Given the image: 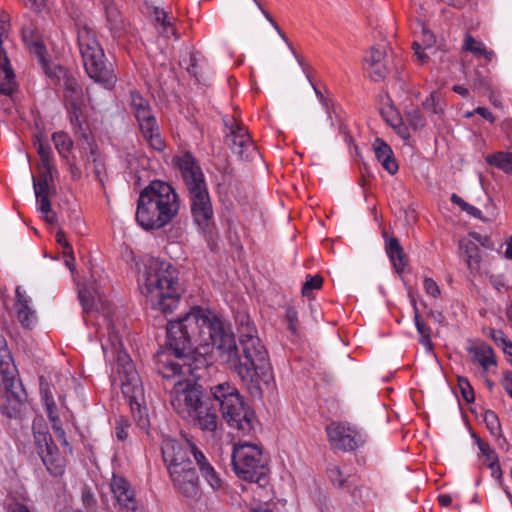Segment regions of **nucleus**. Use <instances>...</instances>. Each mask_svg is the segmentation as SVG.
I'll return each mask as SVG.
<instances>
[{
    "instance_id": "44",
    "label": "nucleus",
    "mask_w": 512,
    "mask_h": 512,
    "mask_svg": "<svg viewBox=\"0 0 512 512\" xmlns=\"http://www.w3.org/2000/svg\"><path fill=\"white\" fill-rule=\"evenodd\" d=\"M414 50L415 61L418 64H425L428 60V55L425 53L427 48H423L418 40H415L412 44Z\"/></svg>"
},
{
    "instance_id": "19",
    "label": "nucleus",
    "mask_w": 512,
    "mask_h": 512,
    "mask_svg": "<svg viewBox=\"0 0 512 512\" xmlns=\"http://www.w3.org/2000/svg\"><path fill=\"white\" fill-rule=\"evenodd\" d=\"M174 488L186 498H196L199 494V479L192 465L172 468L168 471Z\"/></svg>"
},
{
    "instance_id": "33",
    "label": "nucleus",
    "mask_w": 512,
    "mask_h": 512,
    "mask_svg": "<svg viewBox=\"0 0 512 512\" xmlns=\"http://www.w3.org/2000/svg\"><path fill=\"white\" fill-rule=\"evenodd\" d=\"M413 306H414V321H415V325L417 328V332L420 337V342L424 347L431 349L432 343H431L430 327L424 321L421 320L420 314L416 307V304H414Z\"/></svg>"
},
{
    "instance_id": "8",
    "label": "nucleus",
    "mask_w": 512,
    "mask_h": 512,
    "mask_svg": "<svg viewBox=\"0 0 512 512\" xmlns=\"http://www.w3.org/2000/svg\"><path fill=\"white\" fill-rule=\"evenodd\" d=\"M33 48L34 52L39 57V62L45 74L50 78H56L62 82L61 85L64 88L65 105L74 133L87 140L89 137V130L85 123V117L83 114L85 98L81 85L74 77L68 75L67 71L61 66H50L48 64L43 55L44 47L42 44L34 42Z\"/></svg>"
},
{
    "instance_id": "38",
    "label": "nucleus",
    "mask_w": 512,
    "mask_h": 512,
    "mask_svg": "<svg viewBox=\"0 0 512 512\" xmlns=\"http://www.w3.org/2000/svg\"><path fill=\"white\" fill-rule=\"evenodd\" d=\"M484 422L492 435H497L501 431V425L495 412L487 410L484 413Z\"/></svg>"
},
{
    "instance_id": "50",
    "label": "nucleus",
    "mask_w": 512,
    "mask_h": 512,
    "mask_svg": "<svg viewBox=\"0 0 512 512\" xmlns=\"http://www.w3.org/2000/svg\"><path fill=\"white\" fill-rule=\"evenodd\" d=\"M56 241L57 243L62 247L63 253H70L71 252V245L66 239V235L63 230H58L56 233Z\"/></svg>"
},
{
    "instance_id": "9",
    "label": "nucleus",
    "mask_w": 512,
    "mask_h": 512,
    "mask_svg": "<svg viewBox=\"0 0 512 512\" xmlns=\"http://www.w3.org/2000/svg\"><path fill=\"white\" fill-rule=\"evenodd\" d=\"M161 450L168 471H171V469L175 468V466L180 468L183 466L192 465V462L189 458V456L192 455L202 477L208 483V485L214 491H218L224 487V482L216 472L213 465L210 463L205 454L192 442L188 440L179 442L172 438H165L162 441Z\"/></svg>"
},
{
    "instance_id": "1",
    "label": "nucleus",
    "mask_w": 512,
    "mask_h": 512,
    "mask_svg": "<svg viewBox=\"0 0 512 512\" xmlns=\"http://www.w3.org/2000/svg\"><path fill=\"white\" fill-rule=\"evenodd\" d=\"M228 328L221 318L201 307L169 322L166 349L157 354L159 373L163 377L192 373L189 354L193 348L212 346L217 354Z\"/></svg>"
},
{
    "instance_id": "26",
    "label": "nucleus",
    "mask_w": 512,
    "mask_h": 512,
    "mask_svg": "<svg viewBox=\"0 0 512 512\" xmlns=\"http://www.w3.org/2000/svg\"><path fill=\"white\" fill-rule=\"evenodd\" d=\"M384 238L386 253L395 270L398 273H401L407 265V259L403 248L397 238L389 237L386 233H384Z\"/></svg>"
},
{
    "instance_id": "21",
    "label": "nucleus",
    "mask_w": 512,
    "mask_h": 512,
    "mask_svg": "<svg viewBox=\"0 0 512 512\" xmlns=\"http://www.w3.org/2000/svg\"><path fill=\"white\" fill-rule=\"evenodd\" d=\"M364 68L374 81L382 80L388 73L385 45H377L364 56Z\"/></svg>"
},
{
    "instance_id": "32",
    "label": "nucleus",
    "mask_w": 512,
    "mask_h": 512,
    "mask_svg": "<svg viewBox=\"0 0 512 512\" xmlns=\"http://www.w3.org/2000/svg\"><path fill=\"white\" fill-rule=\"evenodd\" d=\"M52 141L59 155L66 158L73 147L71 137L63 131L55 132L52 134Z\"/></svg>"
},
{
    "instance_id": "61",
    "label": "nucleus",
    "mask_w": 512,
    "mask_h": 512,
    "mask_svg": "<svg viewBox=\"0 0 512 512\" xmlns=\"http://www.w3.org/2000/svg\"><path fill=\"white\" fill-rule=\"evenodd\" d=\"M65 257V265L73 272L75 269L74 262L75 257L73 254V249H71L70 253H63Z\"/></svg>"
},
{
    "instance_id": "14",
    "label": "nucleus",
    "mask_w": 512,
    "mask_h": 512,
    "mask_svg": "<svg viewBox=\"0 0 512 512\" xmlns=\"http://www.w3.org/2000/svg\"><path fill=\"white\" fill-rule=\"evenodd\" d=\"M33 443L35 451L47 472L54 478H61L66 471L68 452L60 451L46 427L33 424Z\"/></svg>"
},
{
    "instance_id": "2",
    "label": "nucleus",
    "mask_w": 512,
    "mask_h": 512,
    "mask_svg": "<svg viewBox=\"0 0 512 512\" xmlns=\"http://www.w3.org/2000/svg\"><path fill=\"white\" fill-rule=\"evenodd\" d=\"M238 334L242 356L238 353L234 334L230 327L222 338L217 356L237 373L251 395L260 396L261 383H268L271 379V365L267 350L262 345L257 330L248 317L243 316L240 320Z\"/></svg>"
},
{
    "instance_id": "11",
    "label": "nucleus",
    "mask_w": 512,
    "mask_h": 512,
    "mask_svg": "<svg viewBox=\"0 0 512 512\" xmlns=\"http://www.w3.org/2000/svg\"><path fill=\"white\" fill-rule=\"evenodd\" d=\"M78 45L89 78L104 89L112 90L117 83V76L112 64L107 63L104 51L94 33L87 28L79 30Z\"/></svg>"
},
{
    "instance_id": "35",
    "label": "nucleus",
    "mask_w": 512,
    "mask_h": 512,
    "mask_svg": "<svg viewBox=\"0 0 512 512\" xmlns=\"http://www.w3.org/2000/svg\"><path fill=\"white\" fill-rule=\"evenodd\" d=\"M406 120L414 130L423 128L426 125V119L423 112L418 108L410 109L405 114Z\"/></svg>"
},
{
    "instance_id": "27",
    "label": "nucleus",
    "mask_w": 512,
    "mask_h": 512,
    "mask_svg": "<svg viewBox=\"0 0 512 512\" xmlns=\"http://www.w3.org/2000/svg\"><path fill=\"white\" fill-rule=\"evenodd\" d=\"M460 256L471 271H477L480 267V251L475 242L470 239L459 241Z\"/></svg>"
},
{
    "instance_id": "15",
    "label": "nucleus",
    "mask_w": 512,
    "mask_h": 512,
    "mask_svg": "<svg viewBox=\"0 0 512 512\" xmlns=\"http://www.w3.org/2000/svg\"><path fill=\"white\" fill-rule=\"evenodd\" d=\"M131 109L138 122L140 131L151 148L162 151L165 147L156 118L147 100L138 92H131Z\"/></svg>"
},
{
    "instance_id": "18",
    "label": "nucleus",
    "mask_w": 512,
    "mask_h": 512,
    "mask_svg": "<svg viewBox=\"0 0 512 512\" xmlns=\"http://www.w3.org/2000/svg\"><path fill=\"white\" fill-rule=\"evenodd\" d=\"M52 175L41 173L39 179L33 178V187L36 196L38 210L48 224H55L57 216L51 209L50 197L55 194V189L50 185Z\"/></svg>"
},
{
    "instance_id": "47",
    "label": "nucleus",
    "mask_w": 512,
    "mask_h": 512,
    "mask_svg": "<svg viewBox=\"0 0 512 512\" xmlns=\"http://www.w3.org/2000/svg\"><path fill=\"white\" fill-rule=\"evenodd\" d=\"M477 445L482 455L486 457L487 461L493 460L495 457H497L496 452L490 448L488 443L482 441L481 439H477Z\"/></svg>"
},
{
    "instance_id": "30",
    "label": "nucleus",
    "mask_w": 512,
    "mask_h": 512,
    "mask_svg": "<svg viewBox=\"0 0 512 512\" xmlns=\"http://www.w3.org/2000/svg\"><path fill=\"white\" fill-rule=\"evenodd\" d=\"M463 49L473 53L476 56H483L489 61H491L494 57V53L492 51L487 50L482 42L477 41L469 34H466L465 36Z\"/></svg>"
},
{
    "instance_id": "29",
    "label": "nucleus",
    "mask_w": 512,
    "mask_h": 512,
    "mask_svg": "<svg viewBox=\"0 0 512 512\" xmlns=\"http://www.w3.org/2000/svg\"><path fill=\"white\" fill-rule=\"evenodd\" d=\"M79 298L84 310L93 308L99 309L105 306V296L97 290L90 291L88 289L79 292Z\"/></svg>"
},
{
    "instance_id": "22",
    "label": "nucleus",
    "mask_w": 512,
    "mask_h": 512,
    "mask_svg": "<svg viewBox=\"0 0 512 512\" xmlns=\"http://www.w3.org/2000/svg\"><path fill=\"white\" fill-rule=\"evenodd\" d=\"M467 351L471 356L472 362L478 365L483 373H487L497 366L495 353L490 345L478 342L468 347Z\"/></svg>"
},
{
    "instance_id": "49",
    "label": "nucleus",
    "mask_w": 512,
    "mask_h": 512,
    "mask_svg": "<svg viewBox=\"0 0 512 512\" xmlns=\"http://www.w3.org/2000/svg\"><path fill=\"white\" fill-rule=\"evenodd\" d=\"M9 22L4 11L0 12V44H3L4 39L7 37Z\"/></svg>"
},
{
    "instance_id": "51",
    "label": "nucleus",
    "mask_w": 512,
    "mask_h": 512,
    "mask_svg": "<svg viewBox=\"0 0 512 512\" xmlns=\"http://www.w3.org/2000/svg\"><path fill=\"white\" fill-rule=\"evenodd\" d=\"M502 386L512 398V371H505L502 376Z\"/></svg>"
},
{
    "instance_id": "64",
    "label": "nucleus",
    "mask_w": 512,
    "mask_h": 512,
    "mask_svg": "<svg viewBox=\"0 0 512 512\" xmlns=\"http://www.w3.org/2000/svg\"><path fill=\"white\" fill-rule=\"evenodd\" d=\"M453 91L459 95L466 96L468 95V89L463 85H454Z\"/></svg>"
},
{
    "instance_id": "41",
    "label": "nucleus",
    "mask_w": 512,
    "mask_h": 512,
    "mask_svg": "<svg viewBox=\"0 0 512 512\" xmlns=\"http://www.w3.org/2000/svg\"><path fill=\"white\" fill-rule=\"evenodd\" d=\"M422 105L425 110L430 111L435 115H438L442 112V108L439 105L438 96L435 92H432Z\"/></svg>"
},
{
    "instance_id": "55",
    "label": "nucleus",
    "mask_w": 512,
    "mask_h": 512,
    "mask_svg": "<svg viewBox=\"0 0 512 512\" xmlns=\"http://www.w3.org/2000/svg\"><path fill=\"white\" fill-rule=\"evenodd\" d=\"M489 336L500 347L508 338L501 330L490 329Z\"/></svg>"
},
{
    "instance_id": "63",
    "label": "nucleus",
    "mask_w": 512,
    "mask_h": 512,
    "mask_svg": "<svg viewBox=\"0 0 512 512\" xmlns=\"http://www.w3.org/2000/svg\"><path fill=\"white\" fill-rule=\"evenodd\" d=\"M438 502L441 506L447 507L452 503V498L450 495L441 494L438 496Z\"/></svg>"
},
{
    "instance_id": "10",
    "label": "nucleus",
    "mask_w": 512,
    "mask_h": 512,
    "mask_svg": "<svg viewBox=\"0 0 512 512\" xmlns=\"http://www.w3.org/2000/svg\"><path fill=\"white\" fill-rule=\"evenodd\" d=\"M27 394L7 347L0 335V412L8 418H15L26 401Z\"/></svg>"
},
{
    "instance_id": "5",
    "label": "nucleus",
    "mask_w": 512,
    "mask_h": 512,
    "mask_svg": "<svg viewBox=\"0 0 512 512\" xmlns=\"http://www.w3.org/2000/svg\"><path fill=\"white\" fill-rule=\"evenodd\" d=\"M139 283L141 293L154 308L170 313L177 307L181 289L177 270L169 262L154 257L145 259Z\"/></svg>"
},
{
    "instance_id": "59",
    "label": "nucleus",
    "mask_w": 512,
    "mask_h": 512,
    "mask_svg": "<svg viewBox=\"0 0 512 512\" xmlns=\"http://www.w3.org/2000/svg\"><path fill=\"white\" fill-rule=\"evenodd\" d=\"M474 113L482 116L484 119H486L487 121H489L490 123H494L495 122V117L494 115L485 107H477L475 110H474Z\"/></svg>"
},
{
    "instance_id": "54",
    "label": "nucleus",
    "mask_w": 512,
    "mask_h": 512,
    "mask_svg": "<svg viewBox=\"0 0 512 512\" xmlns=\"http://www.w3.org/2000/svg\"><path fill=\"white\" fill-rule=\"evenodd\" d=\"M91 156L93 157V160H92V163H93V169H94V172L96 174V178L99 180V181H102V172H103V165L100 161L97 160L96 158V153H95V150L93 148H91Z\"/></svg>"
},
{
    "instance_id": "31",
    "label": "nucleus",
    "mask_w": 512,
    "mask_h": 512,
    "mask_svg": "<svg viewBox=\"0 0 512 512\" xmlns=\"http://www.w3.org/2000/svg\"><path fill=\"white\" fill-rule=\"evenodd\" d=\"M489 165L495 166L505 173H512V153L497 152L486 157Z\"/></svg>"
},
{
    "instance_id": "57",
    "label": "nucleus",
    "mask_w": 512,
    "mask_h": 512,
    "mask_svg": "<svg viewBox=\"0 0 512 512\" xmlns=\"http://www.w3.org/2000/svg\"><path fill=\"white\" fill-rule=\"evenodd\" d=\"M7 512H31V511L26 505H24L18 501H13L7 505Z\"/></svg>"
},
{
    "instance_id": "37",
    "label": "nucleus",
    "mask_w": 512,
    "mask_h": 512,
    "mask_svg": "<svg viewBox=\"0 0 512 512\" xmlns=\"http://www.w3.org/2000/svg\"><path fill=\"white\" fill-rule=\"evenodd\" d=\"M451 201L458 205L463 211L467 212L470 216L481 219L482 212L477 207L470 205L469 203L465 202L460 196L457 194H452Z\"/></svg>"
},
{
    "instance_id": "7",
    "label": "nucleus",
    "mask_w": 512,
    "mask_h": 512,
    "mask_svg": "<svg viewBox=\"0 0 512 512\" xmlns=\"http://www.w3.org/2000/svg\"><path fill=\"white\" fill-rule=\"evenodd\" d=\"M177 165L189 193L193 221L208 232L214 224V212L201 168L190 154L179 157Z\"/></svg>"
},
{
    "instance_id": "40",
    "label": "nucleus",
    "mask_w": 512,
    "mask_h": 512,
    "mask_svg": "<svg viewBox=\"0 0 512 512\" xmlns=\"http://www.w3.org/2000/svg\"><path fill=\"white\" fill-rule=\"evenodd\" d=\"M130 424L128 420L123 417H119L115 424V435L118 440L125 441L128 438V429Z\"/></svg>"
},
{
    "instance_id": "46",
    "label": "nucleus",
    "mask_w": 512,
    "mask_h": 512,
    "mask_svg": "<svg viewBox=\"0 0 512 512\" xmlns=\"http://www.w3.org/2000/svg\"><path fill=\"white\" fill-rule=\"evenodd\" d=\"M425 292L436 298L440 294V289L438 284L431 278H425L423 282Z\"/></svg>"
},
{
    "instance_id": "28",
    "label": "nucleus",
    "mask_w": 512,
    "mask_h": 512,
    "mask_svg": "<svg viewBox=\"0 0 512 512\" xmlns=\"http://www.w3.org/2000/svg\"><path fill=\"white\" fill-rule=\"evenodd\" d=\"M34 146L41 158V173H49V175H52L54 163L50 145L42 139L41 135H36L34 138Z\"/></svg>"
},
{
    "instance_id": "3",
    "label": "nucleus",
    "mask_w": 512,
    "mask_h": 512,
    "mask_svg": "<svg viewBox=\"0 0 512 512\" xmlns=\"http://www.w3.org/2000/svg\"><path fill=\"white\" fill-rule=\"evenodd\" d=\"M107 329V339L102 341V349L106 357L109 353L116 360L119 381L122 393L126 398L134 421L137 426L146 430L149 427L147 408L144 406V389L138 372L128 355L123 349V343L115 323L104 316Z\"/></svg>"
},
{
    "instance_id": "60",
    "label": "nucleus",
    "mask_w": 512,
    "mask_h": 512,
    "mask_svg": "<svg viewBox=\"0 0 512 512\" xmlns=\"http://www.w3.org/2000/svg\"><path fill=\"white\" fill-rule=\"evenodd\" d=\"M487 462V466L491 470L492 475L495 477H499L501 472L500 465L498 463V457H495L493 460H488Z\"/></svg>"
},
{
    "instance_id": "36",
    "label": "nucleus",
    "mask_w": 512,
    "mask_h": 512,
    "mask_svg": "<svg viewBox=\"0 0 512 512\" xmlns=\"http://www.w3.org/2000/svg\"><path fill=\"white\" fill-rule=\"evenodd\" d=\"M323 285V278L320 275H308L302 286L301 293L304 297H310L313 290H318Z\"/></svg>"
},
{
    "instance_id": "34",
    "label": "nucleus",
    "mask_w": 512,
    "mask_h": 512,
    "mask_svg": "<svg viewBox=\"0 0 512 512\" xmlns=\"http://www.w3.org/2000/svg\"><path fill=\"white\" fill-rule=\"evenodd\" d=\"M257 7L259 8V10L262 12V14L265 16V18L269 21V23L272 25V27L277 31V33L279 34V36L283 39V41L287 44L289 50L293 53V55L295 56V58L297 59L298 63L302 66L303 65V62H302V59L300 57H298V55L296 54L291 42L288 40V38L286 37V35L283 33V31L280 29V27L278 26V24L274 21V19L271 17V15L261 6L260 2L258 0L256 1H253Z\"/></svg>"
},
{
    "instance_id": "62",
    "label": "nucleus",
    "mask_w": 512,
    "mask_h": 512,
    "mask_svg": "<svg viewBox=\"0 0 512 512\" xmlns=\"http://www.w3.org/2000/svg\"><path fill=\"white\" fill-rule=\"evenodd\" d=\"M503 353L509 357H512V342L507 339L501 346Z\"/></svg>"
},
{
    "instance_id": "39",
    "label": "nucleus",
    "mask_w": 512,
    "mask_h": 512,
    "mask_svg": "<svg viewBox=\"0 0 512 512\" xmlns=\"http://www.w3.org/2000/svg\"><path fill=\"white\" fill-rule=\"evenodd\" d=\"M458 386L464 400L468 403L473 402L475 399L474 391L468 379L465 377H458Z\"/></svg>"
},
{
    "instance_id": "53",
    "label": "nucleus",
    "mask_w": 512,
    "mask_h": 512,
    "mask_svg": "<svg viewBox=\"0 0 512 512\" xmlns=\"http://www.w3.org/2000/svg\"><path fill=\"white\" fill-rule=\"evenodd\" d=\"M46 0H21L23 5L33 11H41L45 6Z\"/></svg>"
},
{
    "instance_id": "43",
    "label": "nucleus",
    "mask_w": 512,
    "mask_h": 512,
    "mask_svg": "<svg viewBox=\"0 0 512 512\" xmlns=\"http://www.w3.org/2000/svg\"><path fill=\"white\" fill-rule=\"evenodd\" d=\"M285 319L288 324V329L293 333H297L298 327V313L294 307H287L285 313Z\"/></svg>"
},
{
    "instance_id": "23",
    "label": "nucleus",
    "mask_w": 512,
    "mask_h": 512,
    "mask_svg": "<svg viewBox=\"0 0 512 512\" xmlns=\"http://www.w3.org/2000/svg\"><path fill=\"white\" fill-rule=\"evenodd\" d=\"M30 298L26 295L21 287L16 288V303L15 309L17 319L21 325L26 329H32L37 323L35 311L30 307Z\"/></svg>"
},
{
    "instance_id": "42",
    "label": "nucleus",
    "mask_w": 512,
    "mask_h": 512,
    "mask_svg": "<svg viewBox=\"0 0 512 512\" xmlns=\"http://www.w3.org/2000/svg\"><path fill=\"white\" fill-rule=\"evenodd\" d=\"M327 473L331 483L334 486L343 487L346 480L338 466H331L330 468H328Z\"/></svg>"
},
{
    "instance_id": "56",
    "label": "nucleus",
    "mask_w": 512,
    "mask_h": 512,
    "mask_svg": "<svg viewBox=\"0 0 512 512\" xmlns=\"http://www.w3.org/2000/svg\"><path fill=\"white\" fill-rule=\"evenodd\" d=\"M158 29H159V32L164 37L169 38V37L175 35V29L173 27L171 19L168 20L166 23H163L160 27H158Z\"/></svg>"
},
{
    "instance_id": "25",
    "label": "nucleus",
    "mask_w": 512,
    "mask_h": 512,
    "mask_svg": "<svg viewBox=\"0 0 512 512\" xmlns=\"http://www.w3.org/2000/svg\"><path fill=\"white\" fill-rule=\"evenodd\" d=\"M375 158L382 167L391 175L398 171V164L393 156L391 147L382 139L376 138L372 144Z\"/></svg>"
},
{
    "instance_id": "4",
    "label": "nucleus",
    "mask_w": 512,
    "mask_h": 512,
    "mask_svg": "<svg viewBox=\"0 0 512 512\" xmlns=\"http://www.w3.org/2000/svg\"><path fill=\"white\" fill-rule=\"evenodd\" d=\"M179 377L170 392L173 410L184 420L193 423L202 431L214 432L218 426V416L209 400L203 395L202 386L197 384L198 375L177 373ZM173 378V376L171 377Z\"/></svg>"
},
{
    "instance_id": "45",
    "label": "nucleus",
    "mask_w": 512,
    "mask_h": 512,
    "mask_svg": "<svg viewBox=\"0 0 512 512\" xmlns=\"http://www.w3.org/2000/svg\"><path fill=\"white\" fill-rule=\"evenodd\" d=\"M421 46L423 48H429L431 49L435 43V37L433 33L426 28L425 26H422V35H421V41H419Z\"/></svg>"
},
{
    "instance_id": "12",
    "label": "nucleus",
    "mask_w": 512,
    "mask_h": 512,
    "mask_svg": "<svg viewBox=\"0 0 512 512\" xmlns=\"http://www.w3.org/2000/svg\"><path fill=\"white\" fill-rule=\"evenodd\" d=\"M210 391L218 402L222 417L227 424L242 434H249L253 429L255 415L238 389L228 382H223L212 386Z\"/></svg>"
},
{
    "instance_id": "13",
    "label": "nucleus",
    "mask_w": 512,
    "mask_h": 512,
    "mask_svg": "<svg viewBox=\"0 0 512 512\" xmlns=\"http://www.w3.org/2000/svg\"><path fill=\"white\" fill-rule=\"evenodd\" d=\"M232 466L238 478L244 481L256 483L260 487L268 483L267 460L257 444L250 442L234 444Z\"/></svg>"
},
{
    "instance_id": "6",
    "label": "nucleus",
    "mask_w": 512,
    "mask_h": 512,
    "mask_svg": "<svg viewBox=\"0 0 512 512\" xmlns=\"http://www.w3.org/2000/svg\"><path fill=\"white\" fill-rule=\"evenodd\" d=\"M179 209L174 188L167 182L154 180L140 192L135 218L144 230H159L173 221Z\"/></svg>"
},
{
    "instance_id": "48",
    "label": "nucleus",
    "mask_w": 512,
    "mask_h": 512,
    "mask_svg": "<svg viewBox=\"0 0 512 512\" xmlns=\"http://www.w3.org/2000/svg\"><path fill=\"white\" fill-rule=\"evenodd\" d=\"M105 13L107 20L113 25H116L119 17L118 9L113 4H106Z\"/></svg>"
},
{
    "instance_id": "20",
    "label": "nucleus",
    "mask_w": 512,
    "mask_h": 512,
    "mask_svg": "<svg viewBox=\"0 0 512 512\" xmlns=\"http://www.w3.org/2000/svg\"><path fill=\"white\" fill-rule=\"evenodd\" d=\"M110 488L122 512H137L138 502L135 492L127 479L113 474Z\"/></svg>"
},
{
    "instance_id": "16",
    "label": "nucleus",
    "mask_w": 512,
    "mask_h": 512,
    "mask_svg": "<svg viewBox=\"0 0 512 512\" xmlns=\"http://www.w3.org/2000/svg\"><path fill=\"white\" fill-rule=\"evenodd\" d=\"M224 124L228 130L226 138L233 153L244 160L253 159L257 155V150L247 129L234 117L225 118Z\"/></svg>"
},
{
    "instance_id": "52",
    "label": "nucleus",
    "mask_w": 512,
    "mask_h": 512,
    "mask_svg": "<svg viewBox=\"0 0 512 512\" xmlns=\"http://www.w3.org/2000/svg\"><path fill=\"white\" fill-rule=\"evenodd\" d=\"M56 436H57L58 440L60 441L63 449H65V452L72 454V447L70 446V444L66 438V433L63 428H57Z\"/></svg>"
},
{
    "instance_id": "24",
    "label": "nucleus",
    "mask_w": 512,
    "mask_h": 512,
    "mask_svg": "<svg viewBox=\"0 0 512 512\" xmlns=\"http://www.w3.org/2000/svg\"><path fill=\"white\" fill-rule=\"evenodd\" d=\"M15 75L7 55L0 44V94L10 96L15 91Z\"/></svg>"
},
{
    "instance_id": "58",
    "label": "nucleus",
    "mask_w": 512,
    "mask_h": 512,
    "mask_svg": "<svg viewBox=\"0 0 512 512\" xmlns=\"http://www.w3.org/2000/svg\"><path fill=\"white\" fill-rule=\"evenodd\" d=\"M154 16H155V21L158 24V27H160L163 23H166L168 20L171 19L168 16V14L166 13V11L159 9V8H156L154 10Z\"/></svg>"
},
{
    "instance_id": "17",
    "label": "nucleus",
    "mask_w": 512,
    "mask_h": 512,
    "mask_svg": "<svg viewBox=\"0 0 512 512\" xmlns=\"http://www.w3.org/2000/svg\"><path fill=\"white\" fill-rule=\"evenodd\" d=\"M331 445L343 451H353L364 443L361 433L353 426L343 422H332L326 427Z\"/></svg>"
}]
</instances>
